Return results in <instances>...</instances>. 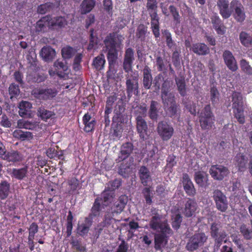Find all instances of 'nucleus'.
<instances>
[{
  "label": "nucleus",
  "instance_id": "603ef678",
  "mask_svg": "<svg viewBox=\"0 0 252 252\" xmlns=\"http://www.w3.org/2000/svg\"><path fill=\"white\" fill-rule=\"evenodd\" d=\"M172 226L175 229H178L180 226L182 218L180 214H176L172 216Z\"/></svg>",
  "mask_w": 252,
  "mask_h": 252
},
{
  "label": "nucleus",
  "instance_id": "69168bd1",
  "mask_svg": "<svg viewBox=\"0 0 252 252\" xmlns=\"http://www.w3.org/2000/svg\"><path fill=\"white\" fill-rule=\"evenodd\" d=\"M151 17V26L153 27H158V18L157 13H152L150 14Z\"/></svg>",
  "mask_w": 252,
  "mask_h": 252
},
{
  "label": "nucleus",
  "instance_id": "bb28decb",
  "mask_svg": "<svg viewBox=\"0 0 252 252\" xmlns=\"http://www.w3.org/2000/svg\"><path fill=\"white\" fill-rule=\"evenodd\" d=\"M50 27L52 29L64 27L67 25L65 19L62 16L52 18L50 16Z\"/></svg>",
  "mask_w": 252,
  "mask_h": 252
},
{
  "label": "nucleus",
  "instance_id": "2f4dec72",
  "mask_svg": "<svg viewBox=\"0 0 252 252\" xmlns=\"http://www.w3.org/2000/svg\"><path fill=\"white\" fill-rule=\"evenodd\" d=\"M195 181L199 186H206L208 181V175L203 172L198 171L195 173Z\"/></svg>",
  "mask_w": 252,
  "mask_h": 252
},
{
  "label": "nucleus",
  "instance_id": "0eeeda50",
  "mask_svg": "<svg viewBox=\"0 0 252 252\" xmlns=\"http://www.w3.org/2000/svg\"><path fill=\"white\" fill-rule=\"evenodd\" d=\"M215 119L211 111L210 106L207 105L200 113L199 122L202 129H210L214 125Z\"/></svg>",
  "mask_w": 252,
  "mask_h": 252
},
{
  "label": "nucleus",
  "instance_id": "13d9d810",
  "mask_svg": "<svg viewBox=\"0 0 252 252\" xmlns=\"http://www.w3.org/2000/svg\"><path fill=\"white\" fill-rule=\"evenodd\" d=\"M165 109H166V111L168 115L170 116H172L176 114L177 111V105L175 103H172L171 105H169L168 107H165Z\"/></svg>",
  "mask_w": 252,
  "mask_h": 252
},
{
  "label": "nucleus",
  "instance_id": "3c124183",
  "mask_svg": "<svg viewBox=\"0 0 252 252\" xmlns=\"http://www.w3.org/2000/svg\"><path fill=\"white\" fill-rule=\"evenodd\" d=\"M251 225L252 226V220H251ZM240 232L243 235L246 239H250L252 238V230H249L246 225H242L240 227Z\"/></svg>",
  "mask_w": 252,
  "mask_h": 252
},
{
  "label": "nucleus",
  "instance_id": "4468645a",
  "mask_svg": "<svg viewBox=\"0 0 252 252\" xmlns=\"http://www.w3.org/2000/svg\"><path fill=\"white\" fill-rule=\"evenodd\" d=\"M126 91L128 96H131L133 94L137 95L138 94V83L136 76L126 77Z\"/></svg>",
  "mask_w": 252,
  "mask_h": 252
},
{
  "label": "nucleus",
  "instance_id": "1a4fd4ad",
  "mask_svg": "<svg viewBox=\"0 0 252 252\" xmlns=\"http://www.w3.org/2000/svg\"><path fill=\"white\" fill-rule=\"evenodd\" d=\"M157 132L163 141L170 139L174 133L173 126L165 121L160 122L157 126Z\"/></svg>",
  "mask_w": 252,
  "mask_h": 252
},
{
  "label": "nucleus",
  "instance_id": "864d4df0",
  "mask_svg": "<svg viewBox=\"0 0 252 252\" xmlns=\"http://www.w3.org/2000/svg\"><path fill=\"white\" fill-rule=\"evenodd\" d=\"M241 69L247 74L252 75V68L245 60H242L240 62Z\"/></svg>",
  "mask_w": 252,
  "mask_h": 252
},
{
  "label": "nucleus",
  "instance_id": "ddd939ff",
  "mask_svg": "<svg viewBox=\"0 0 252 252\" xmlns=\"http://www.w3.org/2000/svg\"><path fill=\"white\" fill-rule=\"evenodd\" d=\"M230 8L234 10L233 16L238 22H243L246 18L244 9L241 3L236 0H232L230 3Z\"/></svg>",
  "mask_w": 252,
  "mask_h": 252
},
{
  "label": "nucleus",
  "instance_id": "a211bd4d",
  "mask_svg": "<svg viewBox=\"0 0 252 252\" xmlns=\"http://www.w3.org/2000/svg\"><path fill=\"white\" fill-rule=\"evenodd\" d=\"M137 129L140 137L146 139L147 136V125L146 121L141 116H138L136 118Z\"/></svg>",
  "mask_w": 252,
  "mask_h": 252
},
{
  "label": "nucleus",
  "instance_id": "7ed1b4c3",
  "mask_svg": "<svg viewBox=\"0 0 252 252\" xmlns=\"http://www.w3.org/2000/svg\"><path fill=\"white\" fill-rule=\"evenodd\" d=\"M124 198L125 196H121L114 202L111 209L106 212L103 220L104 226H108L117 220V216L123 211L126 204Z\"/></svg>",
  "mask_w": 252,
  "mask_h": 252
},
{
  "label": "nucleus",
  "instance_id": "bf43d9fd",
  "mask_svg": "<svg viewBox=\"0 0 252 252\" xmlns=\"http://www.w3.org/2000/svg\"><path fill=\"white\" fill-rule=\"evenodd\" d=\"M71 244L74 249L79 252H84L85 251V248L83 245H82L77 240H72Z\"/></svg>",
  "mask_w": 252,
  "mask_h": 252
},
{
  "label": "nucleus",
  "instance_id": "a18cd8bd",
  "mask_svg": "<svg viewBox=\"0 0 252 252\" xmlns=\"http://www.w3.org/2000/svg\"><path fill=\"white\" fill-rule=\"evenodd\" d=\"M158 103L155 101H152L149 110V116L153 120H156L158 118Z\"/></svg>",
  "mask_w": 252,
  "mask_h": 252
},
{
  "label": "nucleus",
  "instance_id": "5fc2aeb1",
  "mask_svg": "<svg viewBox=\"0 0 252 252\" xmlns=\"http://www.w3.org/2000/svg\"><path fill=\"white\" fill-rule=\"evenodd\" d=\"M9 92L10 95H11V98H12L14 97H16L20 93L19 86L14 84H12L9 87Z\"/></svg>",
  "mask_w": 252,
  "mask_h": 252
},
{
  "label": "nucleus",
  "instance_id": "de8ad7c7",
  "mask_svg": "<svg viewBox=\"0 0 252 252\" xmlns=\"http://www.w3.org/2000/svg\"><path fill=\"white\" fill-rule=\"evenodd\" d=\"M54 114L44 108H39L38 110V115L43 120L46 121L52 117Z\"/></svg>",
  "mask_w": 252,
  "mask_h": 252
},
{
  "label": "nucleus",
  "instance_id": "680f3d73",
  "mask_svg": "<svg viewBox=\"0 0 252 252\" xmlns=\"http://www.w3.org/2000/svg\"><path fill=\"white\" fill-rule=\"evenodd\" d=\"M51 6V4L50 3L41 4L38 7L37 12L41 14H44L49 10Z\"/></svg>",
  "mask_w": 252,
  "mask_h": 252
},
{
  "label": "nucleus",
  "instance_id": "c9c22d12",
  "mask_svg": "<svg viewBox=\"0 0 252 252\" xmlns=\"http://www.w3.org/2000/svg\"><path fill=\"white\" fill-rule=\"evenodd\" d=\"M36 122L29 121L23 119H20L17 122V126L19 128H25L28 129H34L37 126Z\"/></svg>",
  "mask_w": 252,
  "mask_h": 252
},
{
  "label": "nucleus",
  "instance_id": "c756f323",
  "mask_svg": "<svg viewBox=\"0 0 252 252\" xmlns=\"http://www.w3.org/2000/svg\"><path fill=\"white\" fill-rule=\"evenodd\" d=\"M18 107L19 109V115L21 117H24L25 116L30 115V112L32 107V105L28 101H22L19 103Z\"/></svg>",
  "mask_w": 252,
  "mask_h": 252
},
{
  "label": "nucleus",
  "instance_id": "a878e982",
  "mask_svg": "<svg viewBox=\"0 0 252 252\" xmlns=\"http://www.w3.org/2000/svg\"><path fill=\"white\" fill-rule=\"evenodd\" d=\"M92 220L90 218H86L84 222L79 223L77 228V233L81 236H84L88 233L90 227L92 225Z\"/></svg>",
  "mask_w": 252,
  "mask_h": 252
},
{
  "label": "nucleus",
  "instance_id": "e433bc0d",
  "mask_svg": "<svg viewBox=\"0 0 252 252\" xmlns=\"http://www.w3.org/2000/svg\"><path fill=\"white\" fill-rule=\"evenodd\" d=\"M121 185V181L119 179H115V180L109 182L107 184V189H105L104 191H107L108 193H113V202L114 201L115 194L113 191L118 189Z\"/></svg>",
  "mask_w": 252,
  "mask_h": 252
},
{
  "label": "nucleus",
  "instance_id": "39448f33",
  "mask_svg": "<svg viewBox=\"0 0 252 252\" xmlns=\"http://www.w3.org/2000/svg\"><path fill=\"white\" fill-rule=\"evenodd\" d=\"M232 97V108L235 117L240 124L245 123L243 112V101L242 95L238 93H234Z\"/></svg>",
  "mask_w": 252,
  "mask_h": 252
},
{
  "label": "nucleus",
  "instance_id": "72a5a7b5",
  "mask_svg": "<svg viewBox=\"0 0 252 252\" xmlns=\"http://www.w3.org/2000/svg\"><path fill=\"white\" fill-rule=\"evenodd\" d=\"M175 80L180 94L182 96H185L186 94L185 77L183 76L176 77Z\"/></svg>",
  "mask_w": 252,
  "mask_h": 252
},
{
  "label": "nucleus",
  "instance_id": "ea45409f",
  "mask_svg": "<svg viewBox=\"0 0 252 252\" xmlns=\"http://www.w3.org/2000/svg\"><path fill=\"white\" fill-rule=\"evenodd\" d=\"M14 137L22 140H30L32 138V133L29 131H23L21 130H16L13 132Z\"/></svg>",
  "mask_w": 252,
  "mask_h": 252
},
{
  "label": "nucleus",
  "instance_id": "774afa93",
  "mask_svg": "<svg viewBox=\"0 0 252 252\" xmlns=\"http://www.w3.org/2000/svg\"><path fill=\"white\" fill-rule=\"evenodd\" d=\"M128 248L127 244L124 240H123L119 245L116 252H127Z\"/></svg>",
  "mask_w": 252,
  "mask_h": 252
},
{
  "label": "nucleus",
  "instance_id": "9d476101",
  "mask_svg": "<svg viewBox=\"0 0 252 252\" xmlns=\"http://www.w3.org/2000/svg\"><path fill=\"white\" fill-rule=\"evenodd\" d=\"M220 227L219 223H214L211 228L212 236L215 239L214 245L215 250H218L222 242L226 236V234L223 231H220Z\"/></svg>",
  "mask_w": 252,
  "mask_h": 252
},
{
  "label": "nucleus",
  "instance_id": "4c0bfd02",
  "mask_svg": "<svg viewBox=\"0 0 252 252\" xmlns=\"http://www.w3.org/2000/svg\"><path fill=\"white\" fill-rule=\"evenodd\" d=\"M95 5L94 0H84L81 4V13L86 14L90 12Z\"/></svg>",
  "mask_w": 252,
  "mask_h": 252
},
{
  "label": "nucleus",
  "instance_id": "20e7f679",
  "mask_svg": "<svg viewBox=\"0 0 252 252\" xmlns=\"http://www.w3.org/2000/svg\"><path fill=\"white\" fill-rule=\"evenodd\" d=\"M113 202V194L111 192L108 193L107 191H103L101 194V197L97 198L94 203L92 209V212L90 215L91 220L94 217L99 216L101 206H107Z\"/></svg>",
  "mask_w": 252,
  "mask_h": 252
},
{
  "label": "nucleus",
  "instance_id": "c03bdc74",
  "mask_svg": "<svg viewBox=\"0 0 252 252\" xmlns=\"http://www.w3.org/2000/svg\"><path fill=\"white\" fill-rule=\"evenodd\" d=\"M9 184L6 182H3L0 184V198L4 199L6 198L9 192Z\"/></svg>",
  "mask_w": 252,
  "mask_h": 252
},
{
  "label": "nucleus",
  "instance_id": "423d86ee",
  "mask_svg": "<svg viewBox=\"0 0 252 252\" xmlns=\"http://www.w3.org/2000/svg\"><path fill=\"white\" fill-rule=\"evenodd\" d=\"M208 239L204 233H197L189 238L186 248L189 252H193L203 246Z\"/></svg>",
  "mask_w": 252,
  "mask_h": 252
},
{
  "label": "nucleus",
  "instance_id": "f8f14e48",
  "mask_svg": "<svg viewBox=\"0 0 252 252\" xmlns=\"http://www.w3.org/2000/svg\"><path fill=\"white\" fill-rule=\"evenodd\" d=\"M55 89L36 88L32 90V94L35 97L42 100L50 99L57 95Z\"/></svg>",
  "mask_w": 252,
  "mask_h": 252
},
{
  "label": "nucleus",
  "instance_id": "7c9ffc66",
  "mask_svg": "<svg viewBox=\"0 0 252 252\" xmlns=\"http://www.w3.org/2000/svg\"><path fill=\"white\" fill-rule=\"evenodd\" d=\"M51 28L50 24V16H47L42 18L36 24V30L37 32L44 31L46 28Z\"/></svg>",
  "mask_w": 252,
  "mask_h": 252
},
{
  "label": "nucleus",
  "instance_id": "f257e3e1",
  "mask_svg": "<svg viewBox=\"0 0 252 252\" xmlns=\"http://www.w3.org/2000/svg\"><path fill=\"white\" fill-rule=\"evenodd\" d=\"M124 39L123 35L116 32L110 33L106 37L104 43L108 51L107 58L110 64L113 63L117 60L118 53L116 48L120 47Z\"/></svg>",
  "mask_w": 252,
  "mask_h": 252
},
{
  "label": "nucleus",
  "instance_id": "58836bf2",
  "mask_svg": "<svg viewBox=\"0 0 252 252\" xmlns=\"http://www.w3.org/2000/svg\"><path fill=\"white\" fill-rule=\"evenodd\" d=\"M161 98L164 107H168L169 105L175 103L174 94L172 93L161 94Z\"/></svg>",
  "mask_w": 252,
  "mask_h": 252
},
{
  "label": "nucleus",
  "instance_id": "6e6d98bb",
  "mask_svg": "<svg viewBox=\"0 0 252 252\" xmlns=\"http://www.w3.org/2000/svg\"><path fill=\"white\" fill-rule=\"evenodd\" d=\"M82 59V55L81 54H78L75 56L73 64V67L74 70L78 71L81 68L80 63Z\"/></svg>",
  "mask_w": 252,
  "mask_h": 252
},
{
  "label": "nucleus",
  "instance_id": "f3484780",
  "mask_svg": "<svg viewBox=\"0 0 252 252\" xmlns=\"http://www.w3.org/2000/svg\"><path fill=\"white\" fill-rule=\"evenodd\" d=\"M183 184L184 190L189 196H194L196 190L194 185L187 174H184L183 176Z\"/></svg>",
  "mask_w": 252,
  "mask_h": 252
},
{
  "label": "nucleus",
  "instance_id": "09e8293b",
  "mask_svg": "<svg viewBox=\"0 0 252 252\" xmlns=\"http://www.w3.org/2000/svg\"><path fill=\"white\" fill-rule=\"evenodd\" d=\"M146 7L150 14L157 13L158 8L157 0H147Z\"/></svg>",
  "mask_w": 252,
  "mask_h": 252
},
{
  "label": "nucleus",
  "instance_id": "9b49d317",
  "mask_svg": "<svg viewBox=\"0 0 252 252\" xmlns=\"http://www.w3.org/2000/svg\"><path fill=\"white\" fill-rule=\"evenodd\" d=\"M209 173L215 180L220 181L228 175L229 171L227 167L222 165L216 164L211 166Z\"/></svg>",
  "mask_w": 252,
  "mask_h": 252
},
{
  "label": "nucleus",
  "instance_id": "6e6552de",
  "mask_svg": "<svg viewBox=\"0 0 252 252\" xmlns=\"http://www.w3.org/2000/svg\"><path fill=\"white\" fill-rule=\"evenodd\" d=\"M213 199L217 209L221 212H225L228 209V201L226 196L219 189L213 191Z\"/></svg>",
  "mask_w": 252,
  "mask_h": 252
},
{
  "label": "nucleus",
  "instance_id": "79ce46f5",
  "mask_svg": "<svg viewBox=\"0 0 252 252\" xmlns=\"http://www.w3.org/2000/svg\"><path fill=\"white\" fill-rule=\"evenodd\" d=\"M38 229V227L37 225L34 222L32 223L29 227V235L28 237V241L29 244L32 245V247L31 248V250H32V248L33 247V240L34 239V234L37 232Z\"/></svg>",
  "mask_w": 252,
  "mask_h": 252
},
{
  "label": "nucleus",
  "instance_id": "338daca9",
  "mask_svg": "<svg viewBox=\"0 0 252 252\" xmlns=\"http://www.w3.org/2000/svg\"><path fill=\"white\" fill-rule=\"evenodd\" d=\"M1 119L0 124L1 126L5 127H10L11 126V123L5 115H3Z\"/></svg>",
  "mask_w": 252,
  "mask_h": 252
},
{
  "label": "nucleus",
  "instance_id": "6ab92c4d",
  "mask_svg": "<svg viewBox=\"0 0 252 252\" xmlns=\"http://www.w3.org/2000/svg\"><path fill=\"white\" fill-rule=\"evenodd\" d=\"M134 60V52L132 49L126 50L123 63V67L126 72L131 70L132 63Z\"/></svg>",
  "mask_w": 252,
  "mask_h": 252
},
{
  "label": "nucleus",
  "instance_id": "37998d69",
  "mask_svg": "<svg viewBox=\"0 0 252 252\" xmlns=\"http://www.w3.org/2000/svg\"><path fill=\"white\" fill-rule=\"evenodd\" d=\"M105 63L104 56L101 54L94 59L93 65L97 70H101L103 68Z\"/></svg>",
  "mask_w": 252,
  "mask_h": 252
},
{
  "label": "nucleus",
  "instance_id": "c85d7f7f",
  "mask_svg": "<svg viewBox=\"0 0 252 252\" xmlns=\"http://www.w3.org/2000/svg\"><path fill=\"white\" fill-rule=\"evenodd\" d=\"M23 159V156L18 151H11L6 152V155L3 157V159L6 160L9 162H18L21 161Z\"/></svg>",
  "mask_w": 252,
  "mask_h": 252
},
{
  "label": "nucleus",
  "instance_id": "dca6fc26",
  "mask_svg": "<svg viewBox=\"0 0 252 252\" xmlns=\"http://www.w3.org/2000/svg\"><path fill=\"white\" fill-rule=\"evenodd\" d=\"M223 58L226 65L229 69L232 71L237 69L238 67L236 60L231 52L225 51L223 53Z\"/></svg>",
  "mask_w": 252,
  "mask_h": 252
},
{
  "label": "nucleus",
  "instance_id": "473e14b6",
  "mask_svg": "<svg viewBox=\"0 0 252 252\" xmlns=\"http://www.w3.org/2000/svg\"><path fill=\"white\" fill-rule=\"evenodd\" d=\"M133 149V145L131 143L127 142L124 144L121 149V156L120 158L121 160H124L128 157L131 153Z\"/></svg>",
  "mask_w": 252,
  "mask_h": 252
},
{
  "label": "nucleus",
  "instance_id": "0e129e2a",
  "mask_svg": "<svg viewBox=\"0 0 252 252\" xmlns=\"http://www.w3.org/2000/svg\"><path fill=\"white\" fill-rule=\"evenodd\" d=\"M211 100L212 103L216 102L218 100L219 93L216 88L213 87L211 88L210 91Z\"/></svg>",
  "mask_w": 252,
  "mask_h": 252
},
{
  "label": "nucleus",
  "instance_id": "412c9836",
  "mask_svg": "<svg viewBox=\"0 0 252 252\" xmlns=\"http://www.w3.org/2000/svg\"><path fill=\"white\" fill-rule=\"evenodd\" d=\"M168 233L156 234L155 235V248L156 250L161 251L167 243V239L166 235Z\"/></svg>",
  "mask_w": 252,
  "mask_h": 252
},
{
  "label": "nucleus",
  "instance_id": "49530a36",
  "mask_svg": "<svg viewBox=\"0 0 252 252\" xmlns=\"http://www.w3.org/2000/svg\"><path fill=\"white\" fill-rule=\"evenodd\" d=\"M76 51L70 46L64 47L62 50V55L64 59H68L71 58L75 53Z\"/></svg>",
  "mask_w": 252,
  "mask_h": 252
},
{
  "label": "nucleus",
  "instance_id": "393cba45",
  "mask_svg": "<svg viewBox=\"0 0 252 252\" xmlns=\"http://www.w3.org/2000/svg\"><path fill=\"white\" fill-rule=\"evenodd\" d=\"M192 51L199 55H205L209 53V48L206 45L202 43L193 44L191 48Z\"/></svg>",
  "mask_w": 252,
  "mask_h": 252
},
{
  "label": "nucleus",
  "instance_id": "cd10ccee",
  "mask_svg": "<svg viewBox=\"0 0 252 252\" xmlns=\"http://www.w3.org/2000/svg\"><path fill=\"white\" fill-rule=\"evenodd\" d=\"M150 68L146 66L143 69V86L146 89H149L152 85V76Z\"/></svg>",
  "mask_w": 252,
  "mask_h": 252
},
{
  "label": "nucleus",
  "instance_id": "e2e57ef3",
  "mask_svg": "<svg viewBox=\"0 0 252 252\" xmlns=\"http://www.w3.org/2000/svg\"><path fill=\"white\" fill-rule=\"evenodd\" d=\"M90 37V44L88 48L89 50H91L94 47L97 43V38L93 35V30H91Z\"/></svg>",
  "mask_w": 252,
  "mask_h": 252
},
{
  "label": "nucleus",
  "instance_id": "5701e85b",
  "mask_svg": "<svg viewBox=\"0 0 252 252\" xmlns=\"http://www.w3.org/2000/svg\"><path fill=\"white\" fill-rule=\"evenodd\" d=\"M197 204L196 202L191 199H189L185 204L184 214L187 217L193 216L196 210Z\"/></svg>",
  "mask_w": 252,
  "mask_h": 252
},
{
  "label": "nucleus",
  "instance_id": "4be33fe9",
  "mask_svg": "<svg viewBox=\"0 0 252 252\" xmlns=\"http://www.w3.org/2000/svg\"><path fill=\"white\" fill-rule=\"evenodd\" d=\"M56 55V52L50 46L43 47L40 52V56L45 62L52 61Z\"/></svg>",
  "mask_w": 252,
  "mask_h": 252
},
{
  "label": "nucleus",
  "instance_id": "4d7b16f0",
  "mask_svg": "<svg viewBox=\"0 0 252 252\" xmlns=\"http://www.w3.org/2000/svg\"><path fill=\"white\" fill-rule=\"evenodd\" d=\"M236 161L240 169V168L244 167L247 163V159L245 158V156L241 154L237 155L236 157Z\"/></svg>",
  "mask_w": 252,
  "mask_h": 252
},
{
  "label": "nucleus",
  "instance_id": "b1692460",
  "mask_svg": "<svg viewBox=\"0 0 252 252\" xmlns=\"http://www.w3.org/2000/svg\"><path fill=\"white\" fill-rule=\"evenodd\" d=\"M218 5L223 18H228L230 16L232 10L228 8V2L226 0H219Z\"/></svg>",
  "mask_w": 252,
  "mask_h": 252
},
{
  "label": "nucleus",
  "instance_id": "8fccbe9b",
  "mask_svg": "<svg viewBox=\"0 0 252 252\" xmlns=\"http://www.w3.org/2000/svg\"><path fill=\"white\" fill-rule=\"evenodd\" d=\"M147 32V28L144 25H140L137 29L136 36L143 40L145 38V34Z\"/></svg>",
  "mask_w": 252,
  "mask_h": 252
},
{
  "label": "nucleus",
  "instance_id": "a19ab883",
  "mask_svg": "<svg viewBox=\"0 0 252 252\" xmlns=\"http://www.w3.org/2000/svg\"><path fill=\"white\" fill-rule=\"evenodd\" d=\"M241 43L245 46L248 47L252 44V34L242 32L239 35Z\"/></svg>",
  "mask_w": 252,
  "mask_h": 252
},
{
  "label": "nucleus",
  "instance_id": "f704fd0d",
  "mask_svg": "<svg viewBox=\"0 0 252 252\" xmlns=\"http://www.w3.org/2000/svg\"><path fill=\"white\" fill-rule=\"evenodd\" d=\"M139 173L142 183L144 186H147L149 182L151 181L149 171L145 166H142L139 170Z\"/></svg>",
  "mask_w": 252,
  "mask_h": 252
},
{
  "label": "nucleus",
  "instance_id": "052dcab7",
  "mask_svg": "<svg viewBox=\"0 0 252 252\" xmlns=\"http://www.w3.org/2000/svg\"><path fill=\"white\" fill-rule=\"evenodd\" d=\"M143 193L145 198L147 204H151L152 203V198L151 197V190L149 188H146L143 190Z\"/></svg>",
  "mask_w": 252,
  "mask_h": 252
},
{
  "label": "nucleus",
  "instance_id": "2eb2a0df",
  "mask_svg": "<svg viewBox=\"0 0 252 252\" xmlns=\"http://www.w3.org/2000/svg\"><path fill=\"white\" fill-rule=\"evenodd\" d=\"M68 69V66L66 63L57 60L54 63L53 67L49 69V73L51 76L57 75L60 77L62 76V72L65 71Z\"/></svg>",
  "mask_w": 252,
  "mask_h": 252
},
{
  "label": "nucleus",
  "instance_id": "aec40b11",
  "mask_svg": "<svg viewBox=\"0 0 252 252\" xmlns=\"http://www.w3.org/2000/svg\"><path fill=\"white\" fill-rule=\"evenodd\" d=\"M9 172L12 178L22 180L28 176V168L24 166L21 168H12L9 170Z\"/></svg>",
  "mask_w": 252,
  "mask_h": 252
},
{
  "label": "nucleus",
  "instance_id": "f03ea898",
  "mask_svg": "<svg viewBox=\"0 0 252 252\" xmlns=\"http://www.w3.org/2000/svg\"><path fill=\"white\" fill-rule=\"evenodd\" d=\"M151 218L149 221V227L154 231L162 233L171 234L172 230L165 220H162V216L159 213V210L155 208L151 209Z\"/></svg>",
  "mask_w": 252,
  "mask_h": 252
}]
</instances>
